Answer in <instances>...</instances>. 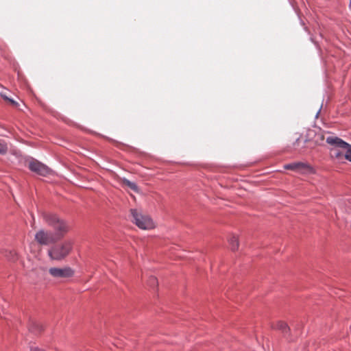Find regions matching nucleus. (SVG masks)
<instances>
[{
    "label": "nucleus",
    "mask_w": 351,
    "mask_h": 351,
    "mask_svg": "<svg viewBox=\"0 0 351 351\" xmlns=\"http://www.w3.org/2000/svg\"><path fill=\"white\" fill-rule=\"evenodd\" d=\"M311 40L316 45L317 43L314 41L313 38H311Z\"/></svg>",
    "instance_id": "19"
},
{
    "label": "nucleus",
    "mask_w": 351,
    "mask_h": 351,
    "mask_svg": "<svg viewBox=\"0 0 351 351\" xmlns=\"http://www.w3.org/2000/svg\"><path fill=\"white\" fill-rule=\"evenodd\" d=\"M8 150L7 143L2 139H0V154H4Z\"/></svg>",
    "instance_id": "15"
},
{
    "label": "nucleus",
    "mask_w": 351,
    "mask_h": 351,
    "mask_svg": "<svg viewBox=\"0 0 351 351\" xmlns=\"http://www.w3.org/2000/svg\"><path fill=\"white\" fill-rule=\"evenodd\" d=\"M300 137H298V138H296L295 141L293 143V145H295L296 144H298L300 141Z\"/></svg>",
    "instance_id": "17"
},
{
    "label": "nucleus",
    "mask_w": 351,
    "mask_h": 351,
    "mask_svg": "<svg viewBox=\"0 0 351 351\" xmlns=\"http://www.w3.org/2000/svg\"><path fill=\"white\" fill-rule=\"evenodd\" d=\"M308 167V165L306 163L302 162H295L292 163L286 164L284 166V168L285 169H289V170H297L300 168H306Z\"/></svg>",
    "instance_id": "9"
},
{
    "label": "nucleus",
    "mask_w": 351,
    "mask_h": 351,
    "mask_svg": "<svg viewBox=\"0 0 351 351\" xmlns=\"http://www.w3.org/2000/svg\"><path fill=\"white\" fill-rule=\"evenodd\" d=\"M28 167L32 171H34L40 176H45L49 173V169L36 160L29 161Z\"/></svg>",
    "instance_id": "6"
},
{
    "label": "nucleus",
    "mask_w": 351,
    "mask_h": 351,
    "mask_svg": "<svg viewBox=\"0 0 351 351\" xmlns=\"http://www.w3.org/2000/svg\"><path fill=\"white\" fill-rule=\"evenodd\" d=\"M34 240L41 245H49L55 243L58 241L53 232L44 229H40L36 232Z\"/></svg>",
    "instance_id": "4"
},
{
    "label": "nucleus",
    "mask_w": 351,
    "mask_h": 351,
    "mask_svg": "<svg viewBox=\"0 0 351 351\" xmlns=\"http://www.w3.org/2000/svg\"><path fill=\"white\" fill-rule=\"evenodd\" d=\"M276 328L278 329V330H280L283 334L284 337L288 339L289 336L290 328L287 323L282 321H279L276 324Z\"/></svg>",
    "instance_id": "8"
},
{
    "label": "nucleus",
    "mask_w": 351,
    "mask_h": 351,
    "mask_svg": "<svg viewBox=\"0 0 351 351\" xmlns=\"http://www.w3.org/2000/svg\"><path fill=\"white\" fill-rule=\"evenodd\" d=\"M344 149H346L344 154L345 159L351 162V145L348 143V145L344 147Z\"/></svg>",
    "instance_id": "14"
},
{
    "label": "nucleus",
    "mask_w": 351,
    "mask_h": 351,
    "mask_svg": "<svg viewBox=\"0 0 351 351\" xmlns=\"http://www.w3.org/2000/svg\"><path fill=\"white\" fill-rule=\"evenodd\" d=\"M322 104L321 105L319 109L318 110V111L317 112L316 114H315V118H317L320 112H321V110H322Z\"/></svg>",
    "instance_id": "16"
},
{
    "label": "nucleus",
    "mask_w": 351,
    "mask_h": 351,
    "mask_svg": "<svg viewBox=\"0 0 351 351\" xmlns=\"http://www.w3.org/2000/svg\"><path fill=\"white\" fill-rule=\"evenodd\" d=\"M0 95L1 97L5 100L7 102H8L9 104H10L11 105L14 106H17V102L14 101L12 99L10 98L8 95H7V93L5 90L3 91H1L0 93Z\"/></svg>",
    "instance_id": "13"
},
{
    "label": "nucleus",
    "mask_w": 351,
    "mask_h": 351,
    "mask_svg": "<svg viewBox=\"0 0 351 351\" xmlns=\"http://www.w3.org/2000/svg\"><path fill=\"white\" fill-rule=\"evenodd\" d=\"M41 216L44 221L53 228L55 231L53 234L56 237L58 241L69 232V227L68 223L56 214L43 212Z\"/></svg>",
    "instance_id": "1"
},
{
    "label": "nucleus",
    "mask_w": 351,
    "mask_h": 351,
    "mask_svg": "<svg viewBox=\"0 0 351 351\" xmlns=\"http://www.w3.org/2000/svg\"><path fill=\"white\" fill-rule=\"evenodd\" d=\"M73 243L71 240H66L61 243L51 247L48 250V255L51 260L61 261L65 258L72 251Z\"/></svg>",
    "instance_id": "2"
},
{
    "label": "nucleus",
    "mask_w": 351,
    "mask_h": 351,
    "mask_svg": "<svg viewBox=\"0 0 351 351\" xmlns=\"http://www.w3.org/2000/svg\"><path fill=\"white\" fill-rule=\"evenodd\" d=\"M229 245L232 251H235L239 247V240L237 236L232 235L228 239Z\"/></svg>",
    "instance_id": "11"
},
{
    "label": "nucleus",
    "mask_w": 351,
    "mask_h": 351,
    "mask_svg": "<svg viewBox=\"0 0 351 351\" xmlns=\"http://www.w3.org/2000/svg\"><path fill=\"white\" fill-rule=\"evenodd\" d=\"M49 273L54 278H64L73 276L74 271L69 267H51L49 269Z\"/></svg>",
    "instance_id": "5"
},
{
    "label": "nucleus",
    "mask_w": 351,
    "mask_h": 351,
    "mask_svg": "<svg viewBox=\"0 0 351 351\" xmlns=\"http://www.w3.org/2000/svg\"><path fill=\"white\" fill-rule=\"evenodd\" d=\"M132 221L141 229L147 230L153 227V221L150 217L137 209H131Z\"/></svg>",
    "instance_id": "3"
},
{
    "label": "nucleus",
    "mask_w": 351,
    "mask_h": 351,
    "mask_svg": "<svg viewBox=\"0 0 351 351\" xmlns=\"http://www.w3.org/2000/svg\"><path fill=\"white\" fill-rule=\"evenodd\" d=\"M121 183L123 186H126L134 191H138V186L136 183L131 182L126 178L121 179Z\"/></svg>",
    "instance_id": "10"
},
{
    "label": "nucleus",
    "mask_w": 351,
    "mask_h": 351,
    "mask_svg": "<svg viewBox=\"0 0 351 351\" xmlns=\"http://www.w3.org/2000/svg\"><path fill=\"white\" fill-rule=\"evenodd\" d=\"M330 154L332 157L338 159L339 160H343L344 158V154L342 152L339 150V148H331Z\"/></svg>",
    "instance_id": "12"
},
{
    "label": "nucleus",
    "mask_w": 351,
    "mask_h": 351,
    "mask_svg": "<svg viewBox=\"0 0 351 351\" xmlns=\"http://www.w3.org/2000/svg\"><path fill=\"white\" fill-rule=\"evenodd\" d=\"M310 141V138L308 137H306L304 141V143H306V142L309 141Z\"/></svg>",
    "instance_id": "18"
},
{
    "label": "nucleus",
    "mask_w": 351,
    "mask_h": 351,
    "mask_svg": "<svg viewBox=\"0 0 351 351\" xmlns=\"http://www.w3.org/2000/svg\"><path fill=\"white\" fill-rule=\"evenodd\" d=\"M326 142L333 146L332 148H342L344 149L346 146L348 145V143L346 141H343L341 138L337 136H328L326 139Z\"/></svg>",
    "instance_id": "7"
}]
</instances>
